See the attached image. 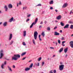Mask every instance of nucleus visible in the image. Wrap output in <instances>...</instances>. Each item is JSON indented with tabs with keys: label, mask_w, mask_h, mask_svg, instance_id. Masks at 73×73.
<instances>
[{
	"label": "nucleus",
	"mask_w": 73,
	"mask_h": 73,
	"mask_svg": "<svg viewBox=\"0 0 73 73\" xmlns=\"http://www.w3.org/2000/svg\"><path fill=\"white\" fill-rule=\"evenodd\" d=\"M14 57H12V60H17V57H18V58H20V55L19 54H17L16 55H14Z\"/></svg>",
	"instance_id": "nucleus-1"
},
{
	"label": "nucleus",
	"mask_w": 73,
	"mask_h": 73,
	"mask_svg": "<svg viewBox=\"0 0 73 73\" xmlns=\"http://www.w3.org/2000/svg\"><path fill=\"white\" fill-rule=\"evenodd\" d=\"M37 35H38V33L37 31H35L34 32V35L35 40L37 39Z\"/></svg>",
	"instance_id": "nucleus-2"
},
{
	"label": "nucleus",
	"mask_w": 73,
	"mask_h": 73,
	"mask_svg": "<svg viewBox=\"0 0 73 73\" xmlns=\"http://www.w3.org/2000/svg\"><path fill=\"white\" fill-rule=\"evenodd\" d=\"M64 65L62 64L59 66V70L60 71H62V70L64 69Z\"/></svg>",
	"instance_id": "nucleus-3"
},
{
	"label": "nucleus",
	"mask_w": 73,
	"mask_h": 73,
	"mask_svg": "<svg viewBox=\"0 0 73 73\" xmlns=\"http://www.w3.org/2000/svg\"><path fill=\"white\" fill-rule=\"evenodd\" d=\"M1 53H0V59L2 58L3 57V56H4V54L3 53V51L2 50H1Z\"/></svg>",
	"instance_id": "nucleus-4"
},
{
	"label": "nucleus",
	"mask_w": 73,
	"mask_h": 73,
	"mask_svg": "<svg viewBox=\"0 0 73 73\" xmlns=\"http://www.w3.org/2000/svg\"><path fill=\"white\" fill-rule=\"evenodd\" d=\"M69 44H70V46L72 48H73V41H71L70 42Z\"/></svg>",
	"instance_id": "nucleus-5"
},
{
	"label": "nucleus",
	"mask_w": 73,
	"mask_h": 73,
	"mask_svg": "<svg viewBox=\"0 0 73 73\" xmlns=\"http://www.w3.org/2000/svg\"><path fill=\"white\" fill-rule=\"evenodd\" d=\"M61 19V15H59L56 17L57 20H60Z\"/></svg>",
	"instance_id": "nucleus-6"
},
{
	"label": "nucleus",
	"mask_w": 73,
	"mask_h": 73,
	"mask_svg": "<svg viewBox=\"0 0 73 73\" xmlns=\"http://www.w3.org/2000/svg\"><path fill=\"white\" fill-rule=\"evenodd\" d=\"M67 6L68 4H67V3H65L62 6V8H65V7H66Z\"/></svg>",
	"instance_id": "nucleus-7"
},
{
	"label": "nucleus",
	"mask_w": 73,
	"mask_h": 73,
	"mask_svg": "<svg viewBox=\"0 0 73 73\" xmlns=\"http://www.w3.org/2000/svg\"><path fill=\"white\" fill-rule=\"evenodd\" d=\"M54 35L55 36H59L60 35V33H57V32L55 31L54 33Z\"/></svg>",
	"instance_id": "nucleus-8"
},
{
	"label": "nucleus",
	"mask_w": 73,
	"mask_h": 73,
	"mask_svg": "<svg viewBox=\"0 0 73 73\" xmlns=\"http://www.w3.org/2000/svg\"><path fill=\"white\" fill-rule=\"evenodd\" d=\"M69 25L66 24L64 27V29H65V28H69Z\"/></svg>",
	"instance_id": "nucleus-9"
},
{
	"label": "nucleus",
	"mask_w": 73,
	"mask_h": 73,
	"mask_svg": "<svg viewBox=\"0 0 73 73\" xmlns=\"http://www.w3.org/2000/svg\"><path fill=\"white\" fill-rule=\"evenodd\" d=\"M9 8H12V5L11 4H9L8 6Z\"/></svg>",
	"instance_id": "nucleus-10"
},
{
	"label": "nucleus",
	"mask_w": 73,
	"mask_h": 73,
	"mask_svg": "<svg viewBox=\"0 0 73 73\" xmlns=\"http://www.w3.org/2000/svg\"><path fill=\"white\" fill-rule=\"evenodd\" d=\"M12 34H10V37L9 38V40H11V39H12Z\"/></svg>",
	"instance_id": "nucleus-11"
},
{
	"label": "nucleus",
	"mask_w": 73,
	"mask_h": 73,
	"mask_svg": "<svg viewBox=\"0 0 73 73\" xmlns=\"http://www.w3.org/2000/svg\"><path fill=\"white\" fill-rule=\"evenodd\" d=\"M30 68H26L25 69V71H28V70H30Z\"/></svg>",
	"instance_id": "nucleus-12"
},
{
	"label": "nucleus",
	"mask_w": 73,
	"mask_h": 73,
	"mask_svg": "<svg viewBox=\"0 0 73 73\" xmlns=\"http://www.w3.org/2000/svg\"><path fill=\"white\" fill-rule=\"evenodd\" d=\"M68 47H67L66 48H65L64 49V52L65 53H66L67 52H68Z\"/></svg>",
	"instance_id": "nucleus-13"
},
{
	"label": "nucleus",
	"mask_w": 73,
	"mask_h": 73,
	"mask_svg": "<svg viewBox=\"0 0 73 73\" xmlns=\"http://www.w3.org/2000/svg\"><path fill=\"white\" fill-rule=\"evenodd\" d=\"M7 67L9 70H10L11 72H12V69H11V67H10L9 66H8Z\"/></svg>",
	"instance_id": "nucleus-14"
},
{
	"label": "nucleus",
	"mask_w": 73,
	"mask_h": 73,
	"mask_svg": "<svg viewBox=\"0 0 73 73\" xmlns=\"http://www.w3.org/2000/svg\"><path fill=\"white\" fill-rule=\"evenodd\" d=\"M26 31H23V36L24 37H25L26 36Z\"/></svg>",
	"instance_id": "nucleus-15"
},
{
	"label": "nucleus",
	"mask_w": 73,
	"mask_h": 73,
	"mask_svg": "<svg viewBox=\"0 0 73 73\" xmlns=\"http://www.w3.org/2000/svg\"><path fill=\"white\" fill-rule=\"evenodd\" d=\"M4 8L5 9V11H7V10H8V8H7V5L5 6Z\"/></svg>",
	"instance_id": "nucleus-16"
},
{
	"label": "nucleus",
	"mask_w": 73,
	"mask_h": 73,
	"mask_svg": "<svg viewBox=\"0 0 73 73\" xmlns=\"http://www.w3.org/2000/svg\"><path fill=\"white\" fill-rule=\"evenodd\" d=\"M13 20V17L11 18L9 20V21L10 23H11Z\"/></svg>",
	"instance_id": "nucleus-17"
},
{
	"label": "nucleus",
	"mask_w": 73,
	"mask_h": 73,
	"mask_svg": "<svg viewBox=\"0 0 73 73\" xmlns=\"http://www.w3.org/2000/svg\"><path fill=\"white\" fill-rule=\"evenodd\" d=\"M41 35H42L43 37H44V36H45V32H42L41 34Z\"/></svg>",
	"instance_id": "nucleus-18"
},
{
	"label": "nucleus",
	"mask_w": 73,
	"mask_h": 73,
	"mask_svg": "<svg viewBox=\"0 0 73 73\" xmlns=\"http://www.w3.org/2000/svg\"><path fill=\"white\" fill-rule=\"evenodd\" d=\"M26 53L27 52H24L21 55V56H24V55H25V54H26Z\"/></svg>",
	"instance_id": "nucleus-19"
},
{
	"label": "nucleus",
	"mask_w": 73,
	"mask_h": 73,
	"mask_svg": "<svg viewBox=\"0 0 73 73\" xmlns=\"http://www.w3.org/2000/svg\"><path fill=\"white\" fill-rule=\"evenodd\" d=\"M4 64H2L1 66V67L2 69H4Z\"/></svg>",
	"instance_id": "nucleus-20"
},
{
	"label": "nucleus",
	"mask_w": 73,
	"mask_h": 73,
	"mask_svg": "<svg viewBox=\"0 0 73 73\" xmlns=\"http://www.w3.org/2000/svg\"><path fill=\"white\" fill-rule=\"evenodd\" d=\"M38 21V18H36V19L35 21V23H34V25H35V24H36V23H37V22Z\"/></svg>",
	"instance_id": "nucleus-21"
},
{
	"label": "nucleus",
	"mask_w": 73,
	"mask_h": 73,
	"mask_svg": "<svg viewBox=\"0 0 73 73\" xmlns=\"http://www.w3.org/2000/svg\"><path fill=\"white\" fill-rule=\"evenodd\" d=\"M63 48H61L60 49V50H59V52L60 53H61V52L63 50Z\"/></svg>",
	"instance_id": "nucleus-22"
},
{
	"label": "nucleus",
	"mask_w": 73,
	"mask_h": 73,
	"mask_svg": "<svg viewBox=\"0 0 73 73\" xmlns=\"http://www.w3.org/2000/svg\"><path fill=\"white\" fill-rule=\"evenodd\" d=\"M33 63H31L30 66H29V68H32V67H33Z\"/></svg>",
	"instance_id": "nucleus-23"
},
{
	"label": "nucleus",
	"mask_w": 73,
	"mask_h": 73,
	"mask_svg": "<svg viewBox=\"0 0 73 73\" xmlns=\"http://www.w3.org/2000/svg\"><path fill=\"white\" fill-rule=\"evenodd\" d=\"M7 22H5L3 23V26L4 27H6L7 26Z\"/></svg>",
	"instance_id": "nucleus-24"
},
{
	"label": "nucleus",
	"mask_w": 73,
	"mask_h": 73,
	"mask_svg": "<svg viewBox=\"0 0 73 73\" xmlns=\"http://www.w3.org/2000/svg\"><path fill=\"white\" fill-rule=\"evenodd\" d=\"M34 25V22H33L32 24L31 25L30 28H32V27H33V25Z\"/></svg>",
	"instance_id": "nucleus-25"
},
{
	"label": "nucleus",
	"mask_w": 73,
	"mask_h": 73,
	"mask_svg": "<svg viewBox=\"0 0 73 73\" xmlns=\"http://www.w3.org/2000/svg\"><path fill=\"white\" fill-rule=\"evenodd\" d=\"M60 25H61V26H64V23L62 22H61L60 23Z\"/></svg>",
	"instance_id": "nucleus-26"
},
{
	"label": "nucleus",
	"mask_w": 73,
	"mask_h": 73,
	"mask_svg": "<svg viewBox=\"0 0 73 73\" xmlns=\"http://www.w3.org/2000/svg\"><path fill=\"white\" fill-rule=\"evenodd\" d=\"M50 4H53V1H51L50 2Z\"/></svg>",
	"instance_id": "nucleus-27"
},
{
	"label": "nucleus",
	"mask_w": 73,
	"mask_h": 73,
	"mask_svg": "<svg viewBox=\"0 0 73 73\" xmlns=\"http://www.w3.org/2000/svg\"><path fill=\"white\" fill-rule=\"evenodd\" d=\"M47 31H50V27H48L47 28Z\"/></svg>",
	"instance_id": "nucleus-28"
},
{
	"label": "nucleus",
	"mask_w": 73,
	"mask_h": 73,
	"mask_svg": "<svg viewBox=\"0 0 73 73\" xmlns=\"http://www.w3.org/2000/svg\"><path fill=\"white\" fill-rule=\"evenodd\" d=\"M40 36H41V35H39V40H40V41H41V38L40 37Z\"/></svg>",
	"instance_id": "nucleus-29"
},
{
	"label": "nucleus",
	"mask_w": 73,
	"mask_h": 73,
	"mask_svg": "<svg viewBox=\"0 0 73 73\" xmlns=\"http://www.w3.org/2000/svg\"><path fill=\"white\" fill-rule=\"evenodd\" d=\"M13 42H14V41L13 40H11V43L10 44V45H12V44H13Z\"/></svg>",
	"instance_id": "nucleus-30"
},
{
	"label": "nucleus",
	"mask_w": 73,
	"mask_h": 73,
	"mask_svg": "<svg viewBox=\"0 0 73 73\" xmlns=\"http://www.w3.org/2000/svg\"><path fill=\"white\" fill-rule=\"evenodd\" d=\"M41 60V57H40L38 58V61H40Z\"/></svg>",
	"instance_id": "nucleus-31"
},
{
	"label": "nucleus",
	"mask_w": 73,
	"mask_h": 73,
	"mask_svg": "<svg viewBox=\"0 0 73 73\" xmlns=\"http://www.w3.org/2000/svg\"><path fill=\"white\" fill-rule=\"evenodd\" d=\"M33 42L34 44V45H36V43H35V40L34 39L33 40Z\"/></svg>",
	"instance_id": "nucleus-32"
},
{
	"label": "nucleus",
	"mask_w": 73,
	"mask_h": 73,
	"mask_svg": "<svg viewBox=\"0 0 73 73\" xmlns=\"http://www.w3.org/2000/svg\"><path fill=\"white\" fill-rule=\"evenodd\" d=\"M73 25H71V26L70 27V29H73Z\"/></svg>",
	"instance_id": "nucleus-33"
},
{
	"label": "nucleus",
	"mask_w": 73,
	"mask_h": 73,
	"mask_svg": "<svg viewBox=\"0 0 73 73\" xmlns=\"http://www.w3.org/2000/svg\"><path fill=\"white\" fill-rule=\"evenodd\" d=\"M49 73H53V70H51L50 71Z\"/></svg>",
	"instance_id": "nucleus-34"
},
{
	"label": "nucleus",
	"mask_w": 73,
	"mask_h": 73,
	"mask_svg": "<svg viewBox=\"0 0 73 73\" xmlns=\"http://www.w3.org/2000/svg\"><path fill=\"white\" fill-rule=\"evenodd\" d=\"M41 4H38V5H36V6H41Z\"/></svg>",
	"instance_id": "nucleus-35"
},
{
	"label": "nucleus",
	"mask_w": 73,
	"mask_h": 73,
	"mask_svg": "<svg viewBox=\"0 0 73 73\" xmlns=\"http://www.w3.org/2000/svg\"><path fill=\"white\" fill-rule=\"evenodd\" d=\"M23 44L24 46H25V45H26V44H25V42H23Z\"/></svg>",
	"instance_id": "nucleus-36"
},
{
	"label": "nucleus",
	"mask_w": 73,
	"mask_h": 73,
	"mask_svg": "<svg viewBox=\"0 0 73 73\" xmlns=\"http://www.w3.org/2000/svg\"><path fill=\"white\" fill-rule=\"evenodd\" d=\"M58 42L59 43V44H61V41L60 40H58Z\"/></svg>",
	"instance_id": "nucleus-37"
},
{
	"label": "nucleus",
	"mask_w": 73,
	"mask_h": 73,
	"mask_svg": "<svg viewBox=\"0 0 73 73\" xmlns=\"http://www.w3.org/2000/svg\"><path fill=\"white\" fill-rule=\"evenodd\" d=\"M61 40H65V38H64V37H62L61 38Z\"/></svg>",
	"instance_id": "nucleus-38"
},
{
	"label": "nucleus",
	"mask_w": 73,
	"mask_h": 73,
	"mask_svg": "<svg viewBox=\"0 0 73 73\" xmlns=\"http://www.w3.org/2000/svg\"><path fill=\"white\" fill-rule=\"evenodd\" d=\"M5 60H7V61H9V60H10V59L9 58H5Z\"/></svg>",
	"instance_id": "nucleus-39"
},
{
	"label": "nucleus",
	"mask_w": 73,
	"mask_h": 73,
	"mask_svg": "<svg viewBox=\"0 0 73 73\" xmlns=\"http://www.w3.org/2000/svg\"><path fill=\"white\" fill-rule=\"evenodd\" d=\"M44 62H42V66H43L44 65Z\"/></svg>",
	"instance_id": "nucleus-40"
},
{
	"label": "nucleus",
	"mask_w": 73,
	"mask_h": 73,
	"mask_svg": "<svg viewBox=\"0 0 73 73\" xmlns=\"http://www.w3.org/2000/svg\"><path fill=\"white\" fill-rule=\"evenodd\" d=\"M27 58V57H25L23 58L22 59V60H25V58Z\"/></svg>",
	"instance_id": "nucleus-41"
},
{
	"label": "nucleus",
	"mask_w": 73,
	"mask_h": 73,
	"mask_svg": "<svg viewBox=\"0 0 73 73\" xmlns=\"http://www.w3.org/2000/svg\"><path fill=\"white\" fill-rule=\"evenodd\" d=\"M30 19H27V20H26V22H28V21H29L30 20Z\"/></svg>",
	"instance_id": "nucleus-42"
},
{
	"label": "nucleus",
	"mask_w": 73,
	"mask_h": 73,
	"mask_svg": "<svg viewBox=\"0 0 73 73\" xmlns=\"http://www.w3.org/2000/svg\"><path fill=\"white\" fill-rule=\"evenodd\" d=\"M57 26H56L54 27V29H57Z\"/></svg>",
	"instance_id": "nucleus-43"
},
{
	"label": "nucleus",
	"mask_w": 73,
	"mask_h": 73,
	"mask_svg": "<svg viewBox=\"0 0 73 73\" xmlns=\"http://www.w3.org/2000/svg\"><path fill=\"white\" fill-rule=\"evenodd\" d=\"M31 16V14H29V15H27V16L28 17H30V16Z\"/></svg>",
	"instance_id": "nucleus-44"
},
{
	"label": "nucleus",
	"mask_w": 73,
	"mask_h": 73,
	"mask_svg": "<svg viewBox=\"0 0 73 73\" xmlns=\"http://www.w3.org/2000/svg\"><path fill=\"white\" fill-rule=\"evenodd\" d=\"M37 66H40V63H37V65H36Z\"/></svg>",
	"instance_id": "nucleus-45"
},
{
	"label": "nucleus",
	"mask_w": 73,
	"mask_h": 73,
	"mask_svg": "<svg viewBox=\"0 0 73 73\" xmlns=\"http://www.w3.org/2000/svg\"><path fill=\"white\" fill-rule=\"evenodd\" d=\"M21 4V1H19V5H20Z\"/></svg>",
	"instance_id": "nucleus-46"
},
{
	"label": "nucleus",
	"mask_w": 73,
	"mask_h": 73,
	"mask_svg": "<svg viewBox=\"0 0 73 73\" xmlns=\"http://www.w3.org/2000/svg\"><path fill=\"white\" fill-rule=\"evenodd\" d=\"M66 42V41H63L62 42V44H64V43H65V42Z\"/></svg>",
	"instance_id": "nucleus-47"
},
{
	"label": "nucleus",
	"mask_w": 73,
	"mask_h": 73,
	"mask_svg": "<svg viewBox=\"0 0 73 73\" xmlns=\"http://www.w3.org/2000/svg\"><path fill=\"white\" fill-rule=\"evenodd\" d=\"M7 63V61H5L4 62V65H6V64Z\"/></svg>",
	"instance_id": "nucleus-48"
},
{
	"label": "nucleus",
	"mask_w": 73,
	"mask_h": 73,
	"mask_svg": "<svg viewBox=\"0 0 73 73\" xmlns=\"http://www.w3.org/2000/svg\"><path fill=\"white\" fill-rule=\"evenodd\" d=\"M50 9L52 10V9H53V8L52 7H51L50 8Z\"/></svg>",
	"instance_id": "nucleus-49"
},
{
	"label": "nucleus",
	"mask_w": 73,
	"mask_h": 73,
	"mask_svg": "<svg viewBox=\"0 0 73 73\" xmlns=\"http://www.w3.org/2000/svg\"><path fill=\"white\" fill-rule=\"evenodd\" d=\"M54 73H56V70H54Z\"/></svg>",
	"instance_id": "nucleus-50"
},
{
	"label": "nucleus",
	"mask_w": 73,
	"mask_h": 73,
	"mask_svg": "<svg viewBox=\"0 0 73 73\" xmlns=\"http://www.w3.org/2000/svg\"><path fill=\"white\" fill-rule=\"evenodd\" d=\"M69 23H70V24H73V22H72V21H70L69 22Z\"/></svg>",
	"instance_id": "nucleus-51"
},
{
	"label": "nucleus",
	"mask_w": 73,
	"mask_h": 73,
	"mask_svg": "<svg viewBox=\"0 0 73 73\" xmlns=\"http://www.w3.org/2000/svg\"><path fill=\"white\" fill-rule=\"evenodd\" d=\"M24 9H27V7H23V9L24 10Z\"/></svg>",
	"instance_id": "nucleus-52"
},
{
	"label": "nucleus",
	"mask_w": 73,
	"mask_h": 73,
	"mask_svg": "<svg viewBox=\"0 0 73 73\" xmlns=\"http://www.w3.org/2000/svg\"><path fill=\"white\" fill-rule=\"evenodd\" d=\"M42 23H43V22L41 21L40 23V24H42Z\"/></svg>",
	"instance_id": "nucleus-53"
},
{
	"label": "nucleus",
	"mask_w": 73,
	"mask_h": 73,
	"mask_svg": "<svg viewBox=\"0 0 73 73\" xmlns=\"http://www.w3.org/2000/svg\"><path fill=\"white\" fill-rule=\"evenodd\" d=\"M55 11H56V12H58V11H57V9H56L55 10Z\"/></svg>",
	"instance_id": "nucleus-54"
},
{
	"label": "nucleus",
	"mask_w": 73,
	"mask_h": 73,
	"mask_svg": "<svg viewBox=\"0 0 73 73\" xmlns=\"http://www.w3.org/2000/svg\"><path fill=\"white\" fill-rule=\"evenodd\" d=\"M42 26L40 25L39 26V28H40Z\"/></svg>",
	"instance_id": "nucleus-55"
},
{
	"label": "nucleus",
	"mask_w": 73,
	"mask_h": 73,
	"mask_svg": "<svg viewBox=\"0 0 73 73\" xmlns=\"http://www.w3.org/2000/svg\"><path fill=\"white\" fill-rule=\"evenodd\" d=\"M62 30L60 31V33H62Z\"/></svg>",
	"instance_id": "nucleus-56"
},
{
	"label": "nucleus",
	"mask_w": 73,
	"mask_h": 73,
	"mask_svg": "<svg viewBox=\"0 0 73 73\" xmlns=\"http://www.w3.org/2000/svg\"><path fill=\"white\" fill-rule=\"evenodd\" d=\"M62 64H63L62 62H60V65H62Z\"/></svg>",
	"instance_id": "nucleus-57"
},
{
	"label": "nucleus",
	"mask_w": 73,
	"mask_h": 73,
	"mask_svg": "<svg viewBox=\"0 0 73 73\" xmlns=\"http://www.w3.org/2000/svg\"><path fill=\"white\" fill-rule=\"evenodd\" d=\"M51 49H54V48L53 47H50Z\"/></svg>",
	"instance_id": "nucleus-58"
},
{
	"label": "nucleus",
	"mask_w": 73,
	"mask_h": 73,
	"mask_svg": "<svg viewBox=\"0 0 73 73\" xmlns=\"http://www.w3.org/2000/svg\"><path fill=\"white\" fill-rule=\"evenodd\" d=\"M13 68H15V65L13 66Z\"/></svg>",
	"instance_id": "nucleus-59"
},
{
	"label": "nucleus",
	"mask_w": 73,
	"mask_h": 73,
	"mask_svg": "<svg viewBox=\"0 0 73 73\" xmlns=\"http://www.w3.org/2000/svg\"><path fill=\"white\" fill-rule=\"evenodd\" d=\"M64 13L65 14H66V13H67V12H66V11H65Z\"/></svg>",
	"instance_id": "nucleus-60"
},
{
	"label": "nucleus",
	"mask_w": 73,
	"mask_h": 73,
	"mask_svg": "<svg viewBox=\"0 0 73 73\" xmlns=\"http://www.w3.org/2000/svg\"><path fill=\"white\" fill-rule=\"evenodd\" d=\"M56 45H57V42H56Z\"/></svg>",
	"instance_id": "nucleus-61"
},
{
	"label": "nucleus",
	"mask_w": 73,
	"mask_h": 73,
	"mask_svg": "<svg viewBox=\"0 0 73 73\" xmlns=\"http://www.w3.org/2000/svg\"><path fill=\"white\" fill-rule=\"evenodd\" d=\"M55 56H56V55H53V57H55Z\"/></svg>",
	"instance_id": "nucleus-62"
},
{
	"label": "nucleus",
	"mask_w": 73,
	"mask_h": 73,
	"mask_svg": "<svg viewBox=\"0 0 73 73\" xmlns=\"http://www.w3.org/2000/svg\"><path fill=\"white\" fill-rule=\"evenodd\" d=\"M17 7H18L19 6V3H17Z\"/></svg>",
	"instance_id": "nucleus-63"
},
{
	"label": "nucleus",
	"mask_w": 73,
	"mask_h": 73,
	"mask_svg": "<svg viewBox=\"0 0 73 73\" xmlns=\"http://www.w3.org/2000/svg\"><path fill=\"white\" fill-rule=\"evenodd\" d=\"M71 37H72V36H73V34H72V35H71Z\"/></svg>",
	"instance_id": "nucleus-64"
}]
</instances>
